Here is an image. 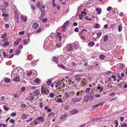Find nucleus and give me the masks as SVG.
I'll use <instances>...</instances> for the list:
<instances>
[{"label": "nucleus", "mask_w": 127, "mask_h": 127, "mask_svg": "<svg viewBox=\"0 0 127 127\" xmlns=\"http://www.w3.org/2000/svg\"><path fill=\"white\" fill-rule=\"evenodd\" d=\"M83 90L79 91L77 92L75 94L76 97L73 98L72 100V102L74 103L78 102H80L82 99L84 92Z\"/></svg>", "instance_id": "1"}, {"label": "nucleus", "mask_w": 127, "mask_h": 127, "mask_svg": "<svg viewBox=\"0 0 127 127\" xmlns=\"http://www.w3.org/2000/svg\"><path fill=\"white\" fill-rule=\"evenodd\" d=\"M76 46L75 44L69 45L64 47V51L65 53L70 54L71 53V51H73L74 49L76 50Z\"/></svg>", "instance_id": "2"}, {"label": "nucleus", "mask_w": 127, "mask_h": 127, "mask_svg": "<svg viewBox=\"0 0 127 127\" xmlns=\"http://www.w3.org/2000/svg\"><path fill=\"white\" fill-rule=\"evenodd\" d=\"M87 84V79L84 78L82 80L81 83L80 85L82 87L84 86Z\"/></svg>", "instance_id": "3"}, {"label": "nucleus", "mask_w": 127, "mask_h": 127, "mask_svg": "<svg viewBox=\"0 0 127 127\" xmlns=\"http://www.w3.org/2000/svg\"><path fill=\"white\" fill-rule=\"evenodd\" d=\"M40 91L39 90H36L33 92V96L37 97L39 95Z\"/></svg>", "instance_id": "4"}, {"label": "nucleus", "mask_w": 127, "mask_h": 127, "mask_svg": "<svg viewBox=\"0 0 127 127\" xmlns=\"http://www.w3.org/2000/svg\"><path fill=\"white\" fill-rule=\"evenodd\" d=\"M41 92L45 94H47L49 93V91L47 89H46L42 86L41 87Z\"/></svg>", "instance_id": "5"}, {"label": "nucleus", "mask_w": 127, "mask_h": 127, "mask_svg": "<svg viewBox=\"0 0 127 127\" xmlns=\"http://www.w3.org/2000/svg\"><path fill=\"white\" fill-rule=\"evenodd\" d=\"M40 10L41 11V15L39 18L41 19L44 17L45 15V12L44 10H42L41 9H40Z\"/></svg>", "instance_id": "6"}, {"label": "nucleus", "mask_w": 127, "mask_h": 127, "mask_svg": "<svg viewBox=\"0 0 127 127\" xmlns=\"http://www.w3.org/2000/svg\"><path fill=\"white\" fill-rule=\"evenodd\" d=\"M58 57L56 56H54L52 58V60L54 63L57 64L58 62Z\"/></svg>", "instance_id": "7"}, {"label": "nucleus", "mask_w": 127, "mask_h": 127, "mask_svg": "<svg viewBox=\"0 0 127 127\" xmlns=\"http://www.w3.org/2000/svg\"><path fill=\"white\" fill-rule=\"evenodd\" d=\"M39 26V24L36 22H34L33 24L32 27L33 29H37Z\"/></svg>", "instance_id": "8"}, {"label": "nucleus", "mask_w": 127, "mask_h": 127, "mask_svg": "<svg viewBox=\"0 0 127 127\" xmlns=\"http://www.w3.org/2000/svg\"><path fill=\"white\" fill-rule=\"evenodd\" d=\"M14 13L15 17L17 20H18L19 18V15L17 10H16L14 11Z\"/></svg>", "instance_id": "9"}, {"label": "nucleus", "mask_w": 127, "mask_h": 127, "mask_svg": "<svg viewBox=\"0 0 127 127\" xmlns=\"http://www.w3.org/2000/svg\"><path fill=\"white\" fill-rule=\"evenodd\" d=\"M27 115L25 114H23L22 115L21 118L22 119L25 120L27 118Z\"/></svg>", "instance_id": "10"}, {"label": "nucleus", "mask_w": 127, "mask_h": 127, "mask_svg": "<svg viewBox=\"0 0 127 127\" xmlns=\"http://www.w3.org/2000/svg\"><path fill=\"white\" fill-rule=\"evenodd\" d=\"M104 104V102H101L99 104H98L97 105H95L93 106H92V108H95L96 107L99 106L103 105Z\"/></svg>", "instance_id": "11"}, {"label": "nucleus", "mask_w": 127, "mask_h": 127, "mask_svg": "<svg viewBox=\"0 0 127 127\" xmlns=\"http://www.w3.org/2000/svg\"><path fill=\"white\" fill-rule=\"evenodd\" d=\"M61 83L60 81H58L56 83L55 86L56 87L59 86L61 84Z\"/></svg>", "instance_id": "12"}, {"label": "nucleus", "mask_w": 127, "mask_h": 127, "mask_svg": "<svg viewBox=\"0 0 127 127\" xmlns=\"http://www.w3.org/2000/svg\"><path fill=\"white\" fill-rule=\"evenodd\" d=\"M21 18L24 22H26L27 20V18L25 16L22 15L21 17Z\"/></svg>", "instance_id": "13"}, {"label": "nucleus", "mask_w": 127, "mask_h": 127, "mask_svg": "<svg viewBox=\"0 0 127 127\" xmlns=\"http://www.w3.org/2000/svg\"><path fill=\"white\" fill-rule=\"evenodd\" d=\"M37 120L42 123L44 121L43 118L41 117H38L37 118Z\"/></svg>", "instance_id": "14"}, {"label": "nucleus", "mask_w": 127, "mask_h": 127, "mask_svg": "<svg viewBox=\"0 0 127 127\" xmlns=\"http://www.w3.org/2000/svg\"><path fill=\"white\" fill-rule=\"evenodd\" d=\"M34 96H32V95H31L29 96L28 98V100L30 101H33L34 99Z\"/></svg>", "instance_id": "15"}, {"label": "nucleus", "mask_w": 127, "mask_h": 127, "mask_svg": "<svg viewBox=\"0 0 127 127\" xmlns=\"http://www.w3.org/2000/svg\"><path fill=\"white\" fill-rule=\"evenodd\" d=\"M1 9L2 10L1 11L2 13H4L5 12V11H6V10L4 8V7H3L2 5H0V10Z\"/></svg>", "instance_id": "16"}, {"label": "nucleus", "mask_w": 127, "mask_h": 127, "mask_svg": "<svg viewBox=\"0 0 127 127\" xmlns=\"http://www.w3.org/2000/svg\"><path fill=\"white\" fill-rule=\"evenodd\" d=\"M40 81V80L38 78H36L34 80V82L36 84L39 83Z\"/></svg>", "instance_id": "17"}, {"label": "nucleus", "mask_w": 127, "mask_h": 127, "mask_svg": "<svg viewBox=\"0 0 127 127\" xmlns=\"http://www.w3.org/2000/svg\"><path fill=\"white\" fill-rule=\"evenodd\" d=\"M13 80L16 82H19L20 81V79L19 77H17L14 78L13 79Z\"/></svg>", "instance_id": "18"}, {"label": "nucleus", "mask_w": 127, "mask_h": 127, "mask_svg": "<svg viewBox=\"0 0 127 127\" xmlns=\"http://www.w3.org/2000/svg\"><path fill=\"white\" fill-rule=\"evenodd\" d=\"M78 112V111L77 110H74L71 111L70 113L71 114H74Z\"/></svg>", "instance_id": "19"}, {"label": "nucleus", "mask_w": 127, "mask_h": 127, "mask_svg": "<svg viewBox=\"0 0 127 127\" xmlns=\"http://www.w3.org/2000/svg\"><path fill=\"white\" fill-rule=\"evenodd\" d=\"M95 45V43L93 42H90L88 44V45L89 46L92 47L94 46Z\"/></svg>", "instance_id": "20"}, {"label": "nucleus", "mask_w": 127, "mask_h": 127, "mask_svg": "<svg viewBox=\"0 0 127 127\" xmlns=\"http://www.w3.org/2000/svg\"><path fill=\"white\" fill-rule=\"evenodd\" d=\"M67 115L66 114H65L62 115L60 117V119L61 120H63L64 119H65L67 116Z\"/></svg>", "instance_id": "21"}, {"label": "nucleus", "mask_w": 127, "mask_h": 127, "mask_svg": "<svg viewBox=\"0 0 127 127\" xmlns=\"http://www.w3.org/2000/svg\"><path fill=\"white\" fill-rule=\"evenodd\" d=\"M108 36L107 35H106L104 37V39H103V41L104 42H106L108 40Z\"/></svg>", "instance_id": "22"}, {"label": "nucleus", "mask_w": 127, "mask_h": 127, "mask_svg": "<svg viewBox=\"0 0 127 127\" xmlns=\"http://www.w3.org/2000/svg\"><path fill=\"white\" fill-rule=\"evenodd\" d=\"M23 44H28V40L26 39H23Z\"/></svg>", "instance_id": "23"}, {"label": "nucleus", "mask_w": 127, "mask_h": 127, "mask_svg": "<svg viewBox=\"0 0 127 127\" xmlns=\"http://www.w3.org/2000/svg\"><path fill=\"white\" fill-rule=\"evenodd\" d=\"M117 66L119 67V68L120 69L122 68L123 67H124V65L122 64H118L117 65Z\"/></svg>", "instance_id": "24"}, {"label": "nucleus", "mask_w": 127, "mask_h": 127, "mask_svg": "<svg viewBox=\"0 0 127 127\" xmlns=\"http://www.w3.org/2000/svg\"><path fill=\"white\" fill-rule=\"evenodd\" d=\"M75 78V79H74V80L75 81H76V82L79 81L81 79V78L79 77Z\"/></svg>", "instance_id": "25"}, {"label": "nucleus", "mask_w": 127, "mask_h": 127, "mask_svg": "<svg viewBox=\"0 0 127 127\" xmlns=\"http://www.w3.org/2000/svg\"><path fill=\"white\" fill-rule=\"evenodd\" d=\"M52 80L51 79H49L47 82V84L49 85H50L52 83Z\"/></svg>", "instance_id": "26"}, {"label": "nucleus", "mask_w": 127, "mask_h": 127, "mask_svg": "<svg viewBox=\"0 0 127 127\" xmlns=\"http://www.w3.org/2000/svg\"><path fill=\"white\" fill-rule=\"evenodd\" d=\"M94 27L95 28H99L100 27V25L99 24L97 23L95 25Z\"/></svg>", "instance_id": "27"}, {"label": "nucleus", "mask_w": 127, "mask_h": 127, "mask_svg": "<svg viewBox=\"0 0 127 127\" xmlns=\"http://www.w3.org/2000/svg\"><path fill=\"white\" fill-rule=\"evenodd\" d=\"M96 12L98 14H99L101 13V11L100 9L97 8H96Z\"/></svg>", "instance_id": "28"}, {"label": "nucleus", "mask_w": 127, "mask_h": 127, "mask_svg": "<svg viewBox=\"0 0 127 127\" xmlns=\"http://www.w3.org/2000/svg\"><path fill=\"white\" fill-rule=\"evenodd\" d=\"M69 21H67L64 23L63 25L66 26V27L67 25H69Z\"/></svg>", "instance_id": "29"}, {"label": "nucleus", "mask_w": 127, "mask_h": 127, "mask_svg": "<svg viewBox=\"0 0 127 127\" xmlns=\"http://www.w3.org/2000/svg\"><path fill=\"white\" fill-rule=\"evenodd\" d=\"M10 81V79L8 78H7L4 79V81L6 82L7 83H9Z\"/></svg>", "instance_id": "30"}, {"label": "nucleus", "mask_w": 127, "mask_h": 127, "mask_svg": "<svg viewBox=\"0 0 127 127\" xmlns=\"http://www.w3.org/2000/svg\"><path fill=\"white\" fill-rule=\"evenodd\" d=\"M91 88H86L85 89V92L86 93L89 94L90 92Z\"/></svg>", "instance_id": "31"}, {"label": "nucleus", "mask_w": 127, "mask_h": 127, "mask_svg": "<svg viewBox=\"0 0 127 127\" xmlns=\"http://www.w3.org/2000/svg\"><path fill=\"white\" fill-rule=\"evenodd\" d=\"M5 4L4 5V8L5 9V8L9 6L8 3L7 2H5Z\"/></svg>", "instance_id": "32"}, {"label": "nucleus", "mask_w": 127, "mask_h": 127, "mask_svg": "<svg viewBox=\"0 0 127 127\" xmlns=\"http://www.w3.org/2000/svg\"><path fill=\"white\" fill-rule=\"evenodd\" d=\"M105 57L104 55H101L99 57V58L101 60H103Z\"/></svg>", "instance_id": "33"}, {"label": "nucleus", "mask_w": 127, "mask_h": 127, "mask_svg": "<svg viewBox=\"0 0 127 127\" xmlns=\"http://www.w3.org/2000/svg\"><path fill=\"white\" fill-rule=\"evenodd\" d=\"M40 2H39L36 4V6L37 7L39 8L40 10V9H41L40 6Z\"/></svg>", "instance_id": "34"}, {"label": "nucleus", "mask_w": 127, "mask_h": 127, "mask_svg": "<svg viewBox=\"0 0 127 127\" xmlns=\"http://www.w3.org/2000/svg\"><path fill=\"white\" fill-rule=\"evenodd\" d=\"M118 31L119 32L121 31L122 29V27L121 25H120L118 27Z\"/></svg>", "instance_id": "35"}, {"label": "nucleus", "mask_w": 127, "mask_h": 127, "mask_svg": "<svg viewBox=\"0 0 127 127\" xmlns=\"http://www.w3.org/2000/svg\"><path fill=\"white\" fill-rule=\"evenodd\" d=\"M6 33H4V34L3 35L1 36L0 37L1 38H4L6 37Z\"/></svg>", "instance_id": "36"}, {"label": "nucleus", "mask_w": 127, "mask_h": 127, "mask_svg": "<svg viewBox=\"0 0 127 127\" xmlns=\"http://www.w3.org/2000/svg\"><path fill=\"white\" fill-rule=\"evenodd\" d=\"M54 114V112H51L48 114V117H50V116H53Z\"/></svg>", "instance_id": "37"}, {"label": "nucleus", "mask_w": 127, "mask_h": 127, "mask_svg": "<svg viewBox=\"0 0 127 127\" xmlns=\"http://www.w3.org/2000/svg\"><path fill=\"white\" fill-rule=\"evenodd\" d=\"M9 45V43L8 41L5 42L3 44L4 46L5 47L8 46Z\"/></svg>", "instance_id": "38"}, {"label": "nucleus", "mask_w": 127, "mask_h": 127, "mask_svg": "<svg viewBox=\"0 0 127 127\" xmlns=\"http://www.w3.org/2000/svg\"><path fill=\"white\" fill-rule=\"evenodd\" d=\"M41 31V28L40 27H39L38 29V30L36 31V32L37 33H39Z\"/></svg>", "instance_id": "39"}, {"label": "nucleus", "mask_w": 127, "mask_h": 127, "mask_svg": "<svg viewBox=\"0 0 127 127\" xmlns=\"http://www.w3.org/2000/svg\"><path fill=\"white\" fill-rule=\"evenodd\" d=\"M21 52L20 50L18 49H17L15 51V53L16 54H19Z\"/></svg>", "instance_id": "40"}, {"label": "nucleus", "mask_w": 127, "mask_h": 127, "mask_svg": "<svg viewBox=\"0 0 127 127\" xmlns=\"http://www.w3.org/2000/svg\"><path fill=\"white\" fill-rule=\"evenodd\" d=\"M54 94L52 93H51L49 94V96L51 98H53L54 97Z\"/></svg>", "instance_id": "41"}, {"label": "nucleus", "mask_w": 127, "mask_h": 127, "mask_svg": "<svg viewBox=\"0 0 127 127\" xmlns=\"http://www.w3.org/2000/svg\"><path fill=\"white\" fill-rule=\"evenodd\" d=\"M89 100V97H85L84 98V101L85 102H87Z\"/></svg>", "instance_id": "42"}, {"label": "nucleus", "mask_w": 127, "mask_h": 127, "mask_svg": "<svg viewBox=\"0 0 127 127\" xmlns=\"http://www.w3.org/2000/svg\"><path fill=\"white\" fill-rule=\"evenodd\" d=\"M39 106L41 108H43V104L42 102L39 103Z\"/></svg>", "instance_id": "43"}, {"label": "nucleus", "mask_w": 127, "mask_h": 127, "mask_svg": "<svg viewBox=\"0 0 127 127\" xmlns=\"http://www.w3.org/2000/svg\"><path fill=\"white\" fill-rule=\"evenodd\" d=\"M3 108L5 110L8 111L9 110L8 107L6 105H4Z\"/></svg>", "instance_id": "44"}, {"label": "nucleus", "mask_w": 127, "mask_h": 127, "mask_svg": "<svg viewBox=\"0 0 127 127\" xmlns=\"http://www.w3.org/2000/svg\"><path fill=\"white\" fill-rule=\"evenodd\" d=\"M103 88L102 87H101L100 86H99L97 88V89H99V91L100 92H101L102 91V90H103Z\"/></svg>", "instance_id": "45"}, {"label": "nucleus", "mask_w": 127, "mask_h": 127, "mask_svg": "<svg viewBox=\"0 0 127 127\" xmlns=\"http://www.w3.org/2000/svg\"><path fill=\"white\" fill-rule=\"evenodd\" d=\"M15 122V120L14 119H11L10 120L9 122V123H11L12 124H13Z\"/></svg>", "instance_id": "46"}, {"label": "nucleus", "mask_w": 127, "mask_h": 127, "mask_svg": "<svg viewBox=\"0 0 127 127\" xmlns=\"http://www.w3.org/2000/svg\"><path fill=\"white\" fill-rule=\"evenodd\" d=\"M2 16L5 17H7L9 16V14H8L4 13L2 14Z\"/></svg>", "instance_id": "47"}, {"label": "nucleus", "mask_w": 127, "mask_h": 127, "mask_svg": "<svg viewBox=\"0 0 127 127\" xmlns=\"http://www.w3.org/2000/svg\"><path fill=\"white\" fill-rule=\"evenodd\" d=\"M115 123L116 125V126H115V127H117L118 126V122L117 120H116L115 121Z\"/></svg>", "instance_id": "48"}, {"label": "nucleus", "mask_w": 127, "mask_h": 127, "mask_svg": "<svg viewBox=\"0 0 127 127\" xmlns=\"http://www.w3.org/2000/svg\"><path fill=\"white\" fill-rule=\"evenodd\" d=\"M32 71H30L28 73L27 75L28 76H30L31 75H32Z\"/></svg>", "instance_id": "49"}, {"label": "nucleus", "mask_w": 127, "mask_h": 127, "mask_svg": "<svg viewBox=\"0 0 127 127\" xmlns=\"http://www.w3.org/2000/svg\"><path fill=\"white\" fill-rule=\"evenodd\" d=\"M97 36L99 37H100L102 34L101 32H99L97 33Z\"/></svg>", "instance_id": "50"}, {"label": "nucleus", "mask_w": 127, "mask_h": 127, "mask_svg": "<svg viewBox=\"0 0 127 127\" xmlns=\"http://www.w3.org/2000/svg\"><path fill=\"white\" fill-rule=\"evenodd\" d=\"M56 102H63L62 101V100L60 98H59L56 101Z\"/></svg>", "instance_id": "51"}, {"label": "nucleus", "mask_w": 127, "mask_h": 127, "mask_svg": "<svg viewBox=\"0 0 127 127\" xmlns=\"http://www.w3.org/2000/svg\"><path fill=\"white\" fill-rule=\"evenodd\" d=\"M19 33L20 35H23L24 33V31H22L19 32Z\"/></svg>", "instance_id": "52"}, {"label": "nucleus", "mask_w": 127, "mask_h": 127, "mask_svg": "<svg viewBox=\"0 0 127 127\" xmlns=\"http://www.w3.org/2000/svg\"><path fill=\"white\" fill-rule=\"evenodd\" d=\"M58 67H62L63 68L65 67V66L62 64H58Z\"/></svg>", "instance_id": "53"}, {"label": "nucleus", "mask_w": 127, "mask_h": 127, "mask_svg": "<svg viewBox=\"0 0 127 127\" xmlns=\"http://www.w3.org/2000/svg\"><path fill=\"white\" fill-rule=\"evenodd\" d=\"M16 114V113L15 112L12 113L11 114V115L12 116H15Z\"/></svg>", "instance_id": "54"}, {"label": "nucleus", "mask_w": 127, "mask_h": 127, "mask_svg": "<svg viewBox=\"0 0 127 127\" xmlns=\"http://www.w3.org/2000/svg\"><path fill=\"white\" fill-rule=\"evenodd\" d=\"M34 124L35 125H37L38 124V123L36 121V120H35L33 121Z\"/></svg>", "instance_id": "55"}, {"label": "nucleus", "mask_w": 127, "mask_h": 127, "mask_svg": "<svg viewBox=\"0 0 127 127\" xmlns=\"http://www.w3.org/2000/svg\"><path fill=\"white\" fill-rule=\"evenodd\" d=\"M107 87L109 88H110L112 87V86L110 84L108 83V85H107Z\"/></svg>", "instance_id": "56"}, {"label": "nucleus", "mask_w": 127, "mask_h": 127, "mask_svg": "<svg viewBox=\"0 0 127 127\" xmlns=\"http://www.w3.org/2000/svg\"><path fill=\"white\" fill-rule=\"evenodd\" d=\"M21 40V39L20 38H18L16 42L19 44V43H20Z\"/></svg>", "instance_id": "57"}, {"label": "nucleus", "mask_w": 127, "mask_h": 127, "mask_svg": "<svg viewBox=\"0 0 127 127\" xmlns=\"http://www.w3.org/2000/svg\"><path fill=\"white\" fill-rule=\"evenodd\" d=\"M95 95L92 96L90 97V99L91 100H93L95 98Z\"/></svg>", "instance_id": "58"}, {"label": "nucleus", "mask_w": 127, "mask_h": 127, "mask_svg": "<svg viewBox=\"0 0 127 127\" xmlns=\"http://www.w3.org/2000/svg\"><path fill=\"white\" fill-rule=\"evenodd\" d=\"M66 26L64 25L62 27V30L64 32L65 31V30L66 28Z\"/></svg>", "instance_id": "59"}, {"label": "nucleus", "mask_w": 127, "mask_h": 127, "mask_svg": "<svg viewBox=\"0 0 127 127\" xmlns=\"http://www.w3.org/2000/svg\"><path fill=\"white\" fill-rule=\"evenodd\" d=\"M95 97H96L97 98H99L100 97V95L99 94H96L95 95Z\"/></svg>", "instance_id": "60"}, {"label": "nucleus", "mask_w": 127, "mask_h": 127, "mask_svg": "<svg viewBox=\"0 0 127 127\" xmlns=\"http://www.w3.org/2000/svg\"><path fill=\"white\" fill-rule=\"evenodd\" d=\"M32 118H30L28 120H27L26 121V122H30L32 121Z\"/></svg>", "instance_id": "61"}, {"label": "nucleus", "mask_w": 127, "mask_h": 127, "mask_svg": "<svg viewBox=\"0 0 127 127\" xmlns=\"http://www.w3.org/2000/svg\"><path fill=\"white\" fill-rule=\"evenodd\" d=\"M31 8L33 10H34L35 9V6L32 5L31 6Z\"/></svg>", "instance_id": "62"}, {"label": "nucleus", "mask_w": 127, "mask_h": 127, "mask_svg": "<svg viewBox=\"0 0 127 127\" xmlns=\"http://www.w3.org/2000/svg\"><path fill=\"white\" fill-rule=\"evenodd\" d=\"M2 55L3 56L5 57H7L8 56L6 54V52H3Z\"/></svg>", "instance_id": "63"}, {"label": "nucleus", "mask_w": 127, "mask_h": 127, "mask_svg": "<svg viewBox=\"0 0 127 127\" xmlns=\"http://www.w3.org/2000/svg\"><path fill=\"white\" fill-rule=\"evenodd\" d=\"M127 126V124L126 123H124L122 125L121 127H126Z\"/></svg>", "instance_id": "64"}]
</instances>
